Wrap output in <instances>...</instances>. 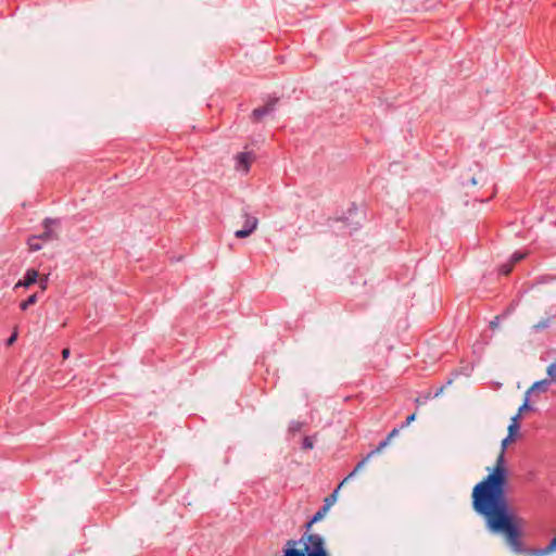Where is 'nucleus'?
I'll use <instances>...</instances> for the list:
<instances>
[{"label": "nucleus", "instance_id": "obj_1", "mask_svg": "<svg viewBox=\"0 0 556 556\" xmlns=\"http://www.w3.org/2000/svg\"><path fill=\"white\" fill-rule=\"evenodd\" d=\"M514 438L506 437L502 440L501 452L492 468H488L489 475L472 489V507L477 514L485 519L490 531L504 533L510 544H516L519 532L517 525L522 522L509 513L505 495L507 483V469L505 467V451Z\"/></svg>", "mask_w": 556, "mask_h": 556}, {"label": "nucleus", "instance_id": "obj_2", "mask_svg": "<svg viewBox=\"0 0 556 556\" xmlns=\"http://www.w3.org/2000/svg\"><path fill=\"white\" fill-rule=\"evenodd\" d=\"M244 217V228L235 232V236L239 239L249 237L257 228L258 225V219L256 217L250 216L249 214H245Z\"/></svg>", "mask_w": 556, "mask_h": 556}, {"label": "nucleus", "instance_id": "obj_3", "mask_svg": "<svg viewBox=\"0 0 556 556\" xmlns=\"http://www.w3.org/2000/svg\"><path fill=\"white\" fill-rule=\"evenodd\" d=\"M254 154L252 152H241L236 156V169L248 173L252 162L254 161Z\"/></svg>", "mask_w": 556, "mask_h": 556}, {"label": "nucleus", "instance_id": "obj_4", "mask_svg": "<svg viewBox=\"0 0 556 556\" xmlns=\"http://www.w3.org/2000/svg\"><path fill=\"white\" fill-rule=\"evenodd\" d=\"M298 544L296 541L289 540L287 542V547L285 548V555L283 556H317V554H307L309 546L306 545L303 549L295 548V545Z\"/></svg>", "mask_w": 556, "mask_h": 556}, {"label": "nucleus", "instance_id": "obj_5", "mask_svg": "<svg viewBox=\"0 0 556 556\" xmlns=\"http://www.w3.org/2000/svg\"><path fill=\"white\" fill-rule=\"evenodd\" d=\"M38 276H39V275H38V271H37L36 269L30 268V269H28V270L26 271V275H25L24 279H23V280H20V281L15 285V287H14V288H15V289H16V288H20V287L28 288V287H30L31 285H34V283L37 281Z\"/></svg>", "mask_w": 556, "mask_h": 556}, {"label": "nucleus", "instance_id": "obj_6", "mask_svg": "<svg viewBox=\"0 0 556 556\" xmlns=\"http://www.w3.org/2000/svg\"><path fill=\"white\" fill-rule=\"evenodd\" d=\"M275 103H276V100L265 104L264 106L253 110V112H252L253 121L260 122L265 115H267L268 113H270L274 110Z\"/></svg>", "mask_w": 556, "mask_h": 556}, {"label": "nucleus", "instance_id": "obj_7", "mask_svg": "<svg viewBox=\"0 0 556 556\" xmlns=\"http://www.w3.org/2000/svg\"><path fill=\"white\" fill-rule=\"evenodd\" d=\"M397 433H399V429H393V430L389 433V435L387 437V439H386L384 441H382V442L378 445V447H377L376 450L371 451V452L368 454V457H372V456H375V455H377V454H380V453L382 452V450H383L386 446H388V445L390 444L391 440H392L395 435H397Z\"/></svg>", "mask_w": 556, "mask_h": 556}, {"label": "nucleus", "instance_id": "obj_8", "mask_svg": "<svg viewBox=\"0 0 556 556\" xmlns=\"http://www.w3.org/2000/svg\"><path fill=\"white\" fill-rule=\"evenodd\" d=\"M551 382L548 379H542L540 381L534 382L526 392L531 395L534 392H546L548 384Z\"/></svg>", "mask_w": 556, "mask_h": 556}, {"label": "nucleus", "instance_id": "obj_9", "mask_svg": "<svg viewBox=\"0 0 556 556\" xmlns=\"http://www.w3.org/2000/svg\"><path fill=\"white\" fill-rule=\"evenodd\" d=\"M51 223H53L51 219H49V218L45 219V222H43L45 231L40 236H37L39 240L50 241L55 238L53 231L50 228Z\"/></svg>", "mask_w": 556, "mask_h": 556}, {"label": "nucleus", "instance_id": "obj_10", "mask_svg": "<svg viewBox=\"0 0 556 556\" xmlns=\"http://www.w3.org/2000/svg\"><path fill=\"white\" fill-rule=\"evenodd\" d=\"M371 457H368V455L366 456V458H364L362 462H359L356 467L354 468V470L339 484V488H341L344 483H346L353 476H355L358 471H361L366 463L370 459Z\"/></svg>", "mask_w": 556, "mask_h": 556}, {"label": "nucleus", "instance_id": "obj_11", "mask_svg": "<svg viewBox=\"0 0 556 556\" xmlns=\"http://www.w3.org/2000/svg\"><path fill=\"white\" fill-rule=\"evenodd\" d=\"M329 509H326L324 506L314 515V517L312 518V520L306 525V529L307 531L311 529V527L313 526V523L315 522H318L320 521L325 516L326 514L328 513Z\"/></svg>", "mask_w": 556, "mask_h": 556}, {"label": "nucleus", "instance_id": "obj_12", "mask_svg": "<svg viewBox=\"0 0 556 556\" xmlns=\"http://www.w3.org/2000/svg\"><path fill=\"white\" fill-rule=\"evenodd\" d=\"M556 553V533L555 536L549 541V543L543 548L540 553L541 556H545L548 554Z\"/></svg>", "mask_w": 556, "mask_h": 556}, {"label": "nucleus", "instance_id": "obj_13", "mask_svg": "<svg viewBox=\"0 0 556 556\" xmlns=\"http://www.w3.org/2000/svg\"><path fill=\"white\" fill-rule=\"evenodd\" d=\"M339 486L334 490V492L332 494H330L329 496H327L325 498V504H324V507L326 509H330V507L336 503L337 501V497H338V492H339Z\"/></svg>", "mask_w": 556, "mask_h": 556}, {"label": "nucleus", "instance_id": "obj_14", "mask_svg": "<svg viewBox=\"0 0 556 556\" xmlns=\"http://www.w3.org/2000/svg\"><path fill=\"white\" fill-rule=\"evenodd\" d=\"M37 301H38L37 294H31L30 296L27 298V300L23 301L20 304V307L22 311H26L28 308V306L36 304Z\"/></svg>", "mask_w": 556, "mask_h": 556}, {"label": "nucleus", "instance_id": "obj_15", "mask_svg": "<svg viewBox=\"0 0 556 556\" xmlns=\"http://www.w3.org/2000/svg\"><path fill=\"white\" fill-rule=\"evenodd\" d=\"M546 374L548 376V381L556 383V363H552L547 366Z\"/></svg>", "mask_w": 556, "mask_h": 556}, {"label": "nucleus", "instance_id": "obj_16", "mask_svg": "<svg viewBox=\"0 0 556 556\" xmlns=\"http://www.w3.org/2000/svg\"><path fill=\"white\" fill-rule=\"evenodd\" d=\"M38 241L39 239L37 236H33L28 239V247L30 251H39L41 249V245Z\"/></svg>", "mask_w": 556, "mask_h": 556}, {"label": "nucleus", "instance_id": "obj_17", "mask_svg": "<svg viewBox=\"0 0 556 556\" xmlns=\"http://www.w3.org/2000/svg\"><path fill=\"white\" fill-rule=\"evenodd\" d=\"M530 395L526 392L525 393V400L522 405L518 408L519 414H523L526 410L530 409Z\"/></svg>", "mask_w": 556, "mask_h": 556}, {"label": "nucleus", "instance_id": "obj_18", "mask_svg": "<svg viewBox=\"0 0 556 556\" xmlns=\"http://www.w3.org/2000/svg\"><path fill=\"white\" fill-rule=\"evenodd\" d=\"M551 321H552L551 318H545V319L539 321L538 324L533 325V328L535 330L545 329L549 326Z\"/></svg>", "mask_w": 556, "mask_h": 556}, {"label": "nucleus", "instance_id": "obj_19", "mask_svg": "<svg viewBox=\"0 0 556 556\" xmlns=\"http://www.w3.org/2000/svg\"><path fill=\"white\" fill-rule=\"evenodd\" d=\"M507 430H508V437L514 438L519 430V424L510 422Z\"/></svg>", "mask_w": 556, "mask_h": 556}, {"label": "nucleus", "instance_id": "obj_20", "mask_svg": "<svg viewBox=\"0 0 556 556\" xmlns=\"http://www.w3.org/2000/svg\"><path fill=\"white\" fill-rule=\"evenodd\" d=\"M314 447V442L311 437H305L303 440V448L304 450H312Z\"/></svg>", "mask_w": 556, "mask_h": 556}, {"label": "nucleus", "instance_id": "obj_21", "mask_svg": "<svg viewBox=\"0 0 556 556\" xmlns=\"http://www.w3.org/2000/svg\"><path fill=\"white\" fill-rule=\"evenodd\" d=\"M47 283H48V276L41 277L40 280H39V285H40L41 290H46L47 289Z\"/></svg>", "mask_w": 556, "mask_h": 556}, {"label": "nucleus", "instance_id": "obj_22", "mask_svg": "<svg viewBox=\"0 0 556 556\" xmlns=\"http://www.w3.org/2000/svg\"><path fill=\"white\" fill-rule=\"evenodd\" d=\"M523 257H525L523 253H515L513 255V263H517V262L521 261Z\"/></svg>", "mask_w": 556, "mask_h": 556}, {"label": "nucleus", "instance_id": "obj_23", "mask_svg": "<svg viewBox=\"0 0 556 556\" xmlns=\"http://www.w3.org/2000/svg\"><path fill=\"white\" fill-rule=\"evenodd\" d=\"M513 269V265H504L502 268H501V271L504 274V275H508Z\"/></svg>", "mask_w": 556, "mask_h": 556}, {"label": "nucleus", "instance_id": "obj_24", "mask_svg": "<svg viewBox=\"0 0 556 556\" xmlns=\"http://www.w3.org/2000/svg\"><path fill=\"white\" fill-rule=\"evenodd\" d=\"M415 418H416V414H415V413H414V414H412V415H409V416L406 418V422H405V425H403V427L408 426L410 422H413V421L415 420Z\"/></svg>", "mask_w": 556, "mask_h": 556}, {"label": "nucleus", "instance_id": "obj_25", "mask_svg": "<svg viewBox=\"0 0 556 556\" xmlns=\"http://www.w3.org/2000/svg\"><path fill=\"white\" fill-rule=\"evenodd\" d=\"M521 415L522 414H519V412H517V414L511 417L510 422L511 424H519V419H520Z\"/></svg>", "mask_w": 556, "mask_h": 556}, {"label": "nucleus", "instance_id": "obj_26", "mask_svg": "<svg viewBox=\"0 0 556 556\" xmlns=\"http://www.w3.org/2000/svg\"><path fill=\"white\" fill-rule=\"evenodd\" d=\"M16 338H17V333H16V332H14V333H13V334L8 339L7 344H8V345L13 344V343L15 342Z\"/></svg>", "mask_w": 556, "mask_h": 556}, {"label": "nucleus", "instance_id": "obj_27", "mask_svg": "<svg viewBox=\"0 0 556 556\" xmlns=\"http://www.w3.org/2000/svg\"><path fill=\"white\" fill-rule=\"evenodd\" d=\"M490 327L492 329H495L496 327H498V317H495L491 323H490Z\"/></svg>", "mask_w": 556, "mask_h": 556}, {"label": "nucleus", "instance_id": "obj_28", "mask_svg": "<svg viewBox=\"0 0 556 556\" xmlns=\"http://www.w3.org/2000/svg\"><path fill=\"white\" fill-rule=\"evenodd\" d=\"M62 356H63V358H64V359L68 358V356H70V350H68V349H64V350L62 351Z\"/></svg>", "mask_w": 556, "mask_h": 556}, {"label": "nucleus", "instance_id": "obj_29", "mask_svg": "<svg viewBox=\"0 0 556 556\" xmlns=\"http://www.w3.org/2000/svg\"><path fill=\"white\" fill-rule=\"evenodd\" d=\"M290 429H291L292 431H298V430H300V424H295V425H294V426H292Z\"/></svg>", "mask_w": 556, "mask_h": 556}, {"label": "nucleus", "instance_id": "obj_30", "mask_svg": "<svg viewBox=\"0 0 556 556\" xmlns=\"http://www.w3.org/2000/svg\"><path fill=\"white\" fill-rule=\"evenodd\" d=\"M471 184H472L473 186L478 184V181H477V179H476L475 177H473V178H471Z\"/></svg>", "mask_w": 556, "mask_h": 556}]
</instances>
